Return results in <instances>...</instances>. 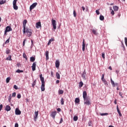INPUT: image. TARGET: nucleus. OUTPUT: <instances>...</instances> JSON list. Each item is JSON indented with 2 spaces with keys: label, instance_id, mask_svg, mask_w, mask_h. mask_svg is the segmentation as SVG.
Segmentation results:
<instances>
[{
  "label": "nucleus",
  "instance_id": "7c9ffc66",
  "mask_svg": "<svg viewBox=\"0 0 127 127\" xmlns=\"http://www.w3.org/2000/svg\"><path fill=\"white\" fill-rule=\"evenodd\" d=\"M99 18L100 20H104V19H105V17H104V16L101 14L100 15Z\"/></svg>",
  "mask_w": 127,
  "mask_h": 127
},
{
  "label": "nucleus",
  "instance_id": "2eb2a0df",
  "mask_svg": "<svg viewBox=\"0 0 127 127\" xmlns=\"http://www.w3.org/2000/svg\"><path fill=\"white\" fill-rule=\"evenodd\" d=\"M38 117V111L35 112V117H34V121L36 122V119H37Z\"/></svg>",
  "mask_w": 127,
  "mask_h": 127
},
{
  "label": "nucleus",
  "instance_id": "3c124183",
  "mask_svg": "<svg viewBox=\"0 0 127 127\" xmlns=\"http://www.w3.org/2000/svg\"><path fill=\"white\" fill-rule=\"evenodd\" d=\"M17 98L18 99H20V98H21V95H20V94H19L17 95Z\"/></svg>",
  "mask_w": 127,
  "mask_h": 127
},
{
  "label": "nucleus",
  "instance_id": "c9c22d12",
  "mask_svg": "<svg viewBox=\"0 0 127 127\" xmlns=\"http://www.w3.org/2000/svg\"><path fill=\"white\" fill-rule=\"evenodd\" d=\"M56 76L57 79H60V74H59L58 72L56 73Z\"/></svg>",
  "mask_w": 127,
  "mask_h": 127
},
{
  "label": "nucleus",
  "instance_id": "473e14b6",
  "mask_svg": "<svg viewBox=\"0 0 127 127\" xmlns=\"http://www.w3.org/2000/svg\"><path fill=\"white\" fill-rule=\"evenodd\" d=\"M8 102L9 103H11V94H10L9 96H8Z\"/></svg>",
  "mask_w": 127,
  "mask_h": 127
},
{
  "label": "nucleus",
  "instance_id": "e2e57ef3",
  "mask_svg": "<svg viewBox=\"0 0 127 127\" xmlns=\"http://www.w3.org/2000/svg\"><path fill=\"white\" fill-rule=\"evenodd\" d=\"M119 95H120V96H121L122 97V98H123V93L120 92L119 93Z\"/></svg>",
  "mask_w": 127,
  "mask_h": 127
},
{
  "label": "nucleus",
  "instance_id": "8fccbe9b",
  "mask_svg": "<svg viewBox=\"0 0 127 127\" xmlns=\"http://www.w3.org/2000/svg\"><path fill=\"white\" fill-rule=\"evenodd\" d=\"M13 88H14V89H15V90H17V89H18V88H17V86H16V85H14Z\"/></svg>",
  "mask_w": 127,
  "mask_h": 127
},
{
  "label": "nucleus",
  "instance_id": "b1692460",
  "mask_svg": "<svg viewBox=\"0 0 127 127\" xmlns=\"http://www.w3.org/2000/svg\"><path fill=\"white\" fill-rule=\"evenodd\" d=\"M30 61L31 62H34V61H35V58L34 57H31L30 59Z\"/></svg>",
  "mask_w": 127,
  "mask_h": 127
},
{
  "label": "nucleus",
  "instance_id": "13d9d810",
  "mask_svg": "<svg viewBox=\"0 0 127 127\" xmlns=\"http://www.w3.org/2000/svg\"><path fill=\"white\" fill-rule=\"evenodd\" d=\"M2 109V104L0 105V112L1 111V109Z\"/></svg>",
  "mask_w": 127,
  "mask_h": 127
},
{
  "label": "nucleus",
  "instance_id": "bb28decb",
  "mask_svg": "<svg viewBox=\"0 0 127 127\" xmlns=\"http://www.w3.org/2000/svg\"><path fill=\"white\" fill-rule=\"evenodd\" d=\"M75 103L77 104L80 103V99H79L78 98H76L75 99Z\"/></svg>",
  "mask_w": 127,
  "mask_h": 127
},
{
  "label": "nucleus",
  "instance_id": "9b49d317",
  "mask_svg": "<svg viewBox=\"0 0 127 127\" xmlns=\"http://www.w3.org/2000/svg\"><path fill=\"white\" fill-rule=\"evenodd\" d=\"M32 71H35L36 70V62L33 63L32 66Z\"/></svg>",
  "mask_w": 127,
  "mask_h": 127
},
{
  "label": "nucleus",
  "instance_id": "bf43d9fd",
  "mask_svg": "<svg viewBox=\"0 0 127 127\" xmlns=\"http://www.w3.org/2000/svg\"><path fill=\"white\" fill-rule=\"evenodd\" d=\"M15 127H18V123H15Z\"/></svg>",
  "mask_w": 127,
  "mask_h": 127
},
{
  "label": "nucleus",
  "instance_id": "4d7b16f0",
  "mask_svg": "<svg viewBox=\"0 0 127 127\" xmlns=\"http://www.w3.org/2000/svg\"><path fill=\"white\" fill-rule=\"evenodd\" d=\"M63 123V118H61V121H60V124H62Z\"/></svg>",
  "mask_w": 127,
  "mask_h": 127
},
{
  "label": "nucleus",
  "instance_id": "f8f14e48",
  "mask_svg": "<svg viewBox=\"0 0 127 127\" xmlns=\"http://www.w3.org/2000/svg\"><path fill=\"white\" fill-rule=\"evenodd\" d=\"M83 100L88 98L87 97V92L86 91H84L83 92Z\"/></svg>",
  "mask_w": 127,
  "mask_h": 127
},
{
  "label": "nucleus",
  "instance_id": "72a5a7b5",
  "mask_svg": "<svg viewBox=\"0 0 127 127\" xmlns=\"http://www.w3.org/2000/svg\"><path fill=\"white\" fill-rule=\"evenodd\" d=\"M35 85H36V80H35L32 84L33 88H34V86H35Z\"/></svg>",
  "mask_w": 127,
  "mask_h": 127
},
{
  "label": "nucleus",
  "instance_id": "5fc2aeb1",
  "mask_svg": "<svg viewBox=\"0 0 127 127\" xmlns=\"http://www.w3.org/2000/svg\"><path fill=\"white\" fill-rule=\"evenodd\" d=\"M111 14L113 15H115V11H113V10H112V11H111Z\"/></svg>",
  "mask_w": 127,
  "mask_h": 127
},
{
  "label": "nucleus",
  "instance_id": "338daca9",
  "mask_svg": "<svg viewBox=\"0 0 127 127\" xmlns=\"http://www.w3.org/2000/svg\"><path fill=\"white\" fill-rule=\"evenodd\" d=\"M109 69H110V70H113V68H112V66H110L109 67Z\"/></svg>",
  "mask_w": 127,
  "mask_h": 127
},
{
  "label": "nucleus",
  "instance_id": "49530a36",
  "mask_svg": "<svg viewBox=\"0 0 127 127\" xmlns=\"http://www.w3.org/2000/svg\"><path fill=\"white\" fill-rule=\"evenodd\" d=\"M7 43H9V38L5 42V44H7Z\"/></svg>",
  "mask_w": 127,
  "mask_h": 127
},
{
  "label": "nucleus",
  "instance_id": "aec40b11",
  "mask_svg": "<svg viewBox=\"0 0 127 127\" xmlns=\"http://www.w3.org/2000/svg\"><path fill=\"white\" fill-rule=\"evenodd\" d=\"M113 9L115 11H118V10H119V6H113Z\"/></svg>",
  "mask_w": 127,
  "mask_h": 127
},
{
  "label": "nucleus",
  "instance_id": "37998d69",
  "mask_svg": "<svg viewBox=\"0 0 127 127\" xmlns=\"http://www.w3.org/2000/svg\"><path fill=\"white\" fill-rule=\"evenodd\" d=\"M109 114L108 113H100V116H108Z\"/></svg>",
  "mask_w": 127,
  "mask_h": 127
},
{
  "label": "nucleus",
  "instance_id": "6e6552de",
  "mask_svg": "<svg viewBox=\"0 0 127 127\" xmlns=\"http://www.w3.org/2000/svg\"><path fill=\"white\" fill-rule=\"evenodd\" d=\"M26 23H27V20H24L23 22V27L24 29V32H25V28H26Z\"/></svg>",
  "mask_w": 127,
  "mask_h": 127
},
{
  "label": "nucleus",
  "instance_id": "e433bc0d",
  "mask_svg": "<svg viewBox=\"0 0 127 127\" xmlns=\"http://www.w3.org/2000/svg\"><path fill=\"white\" fill-rule=\"evenodd\" d=\"M9 81H10V77H7L6 79V83H9Z\"/></svg>",
  "mask_w": 127,
  "mask_h": 127
},
{
  "label": "nucleus",
  "instance_id": "6e6d98bb",
  "mask_svg": "<svg viewBox=\"0 0 127 127\" xmlns=\"http://www.w3.org/2000/svg\"><path fill=\"white\" fill-rule=\"evenodd\" d=\"M16 96V93L15 92H14L12 93V97H15Z\"/></svg>",
  "mask_w": 127,
  "mask_h": 127
},
{
  "label": "nucleus",
  "instance_id": "f3484780",
  "mask_svg": "<svg viewBox=\"0 0 127 127\" xmlns=\"http://www.w3.org/2000/svg\"><path fill=\"white\" fill-rule=\"evenodd\" d=\"M36 27L37 28H39V27H41V22H38L36 23Z\"/></svg>",
  "mask_w": 127,
  "mask_h": 127
},
{
  "label": "nucleus",
  "instance_id": "774afa93",
  "mask_svg": "<svg viewBox=\"0 0 127 127\" xmlns=\"http://www.w3.org/2000/svg\"><path fill=\"white\" fill-rule=\"evenodd\" d=\"M52 77H53V71H51V72Z\"/></svg>",
  "mask_w": 127,
  "mask_h": 127
},
{
  "label": "nucleus",
  "instance_id": "58836bf2",
  "mask_svg": "<svg viewBox=\"0 0 127 127\" xmlns=\"http://www.w3.org/2000/svg\"><path fill=\"white\" fill-rule=\"evenodd\" d=\"M73 16L74 17H76L77 16V13H76V10H73Z\"/></svg>",
  "mask_w": 127,
  "mask_h": 127
},
{
  "label": "nucleus",
  "instance_id": "4be33fe9",
  "mask_svg": "<svg viewBox=\"0 0 127 127\" xmlns=\"http://www.w3.org/2000/svg\"><path fill=\"white\" fill-rule=\"evenodd\" d=\"M55 40L54 39V38L50 39V40L48 43V45H50V44H51V42H52V41H54Z\"/></svg>",
  "mask_w": 127,
  "mask_h": 127
},
{
  "label": "nucleus",
  "instance_id": "864d4df0",
  "mask_svg": "<svg viewBox=\"0 0 127 127\" xmlns=\"http://www.w3.org/2000/svg\"><path fill=\"white\" fill-rule=\"evenodd\" d=\"M25 41H26V39H24V40L23 42V46H24L25 45Z\"/></svg>",
  "mask_w": 127,
  "mask_h": 127
},
{
  "label": "nucleus",
  "instance_id": "de8ad7c7",
  "mask_svg": "<svg viewBox=\"0 0 127 127\" xmlns=\"http://www.w3.org/2000/svg\"><path fill=\"white\" fill-rule=\"evenodd\" d=\"M101 80H105V74H102Z\"/></svg>",
  "mask_w": 127,
  "mask_h": 127
},
{
  "label": "nucleus",
  "instance_id": "09e8293b",
  "mask_svg": "<svg viewBox=\"0 0 127 127\" xmlns=\"http://www.w3.org/2000/svg\"><path fill=\"white\" fill-rule=\"evenodd\" d=\"M96 12L97 15H99V14H100V11H99V10H96Z\"/></svg>",
  "mask_w": 127,
  "mask_h": 127
},
{
  "label": "nucleus",
  "instance_id": "680f3d73",
  "mask_svg": "<svg viewBox=\"0 0 127 127\" xmlns=\"http://www.w3.org/2000/svg\"><path fill=\"white\" fill-rule=\"evenodd\" d=\"M59 83H60V81L59 80H57L56 81V83H57V84H59Z\"/></svg>",
  "mask_w": 127,
  "mask_h": 127
},
{
  "label": "nucleus",
  "instance_id": "7ed1b4c3",
  "mask_svg": "<svg viewBox=\"0 0 127 127\" xmlns=\"http://www.w3.org/2000/svg\"><path fill=\"white\" fill-rule=\"evenodd\" d=\"M52 24L53 27L54 29L55 30L57 28V24H56V20L52 19Z\"/></svg>",
  "mask_w": 127,
  "mask_h": 127
},
{
  "label": "nucleus",
  "instance_id": "c756f323",
  "mask_svg": "<svg viewBox=\"0 0 127 127\" xmlns=\"http://www.w3.org/2000/svg\"><path fill=\"white\" fill-rule=\"evenodd\" d=\"M13 7L15 10H17L18 9V6L16 5H13Z\"/></svg>",
  "mask_w": 127,
  "mask_h": 127
},
{
  "label": "nucleus",
  "instance_id": "69168bd1",
  "mask_svg": "<svg viewBox=\"0 0 127 127\" xmlns=\"http://www.w3.org/2000/svg\"><path fill=\"white\" fill-rule=\"evenodd\" d=\"M114 104L115 105H117V99H115V100L114 101Z\"/></svg>",
  "mask_w": 127,
  "mask_h": 127
},
{
  "label": "nucleus",
  "instance_id": "603ef678",
  "mask_svg": "<svg viewBox=\"0 0 127 127\" xmlns=\"http://www.w3.org/2000/svg\"><path fill=\"white\" fill-rule=\"evenodd\" d=\"M102 58H103V59H105V53H102Z\"/></svg>",
  "mask_w": 127,
  "mask_h": 127
},
{
  "label": "nucleus",
  "instance_id": "f03ea898",
  "mask_svg": "<svg viewBox=\"0 0 127 127\" xmlns=\"http://www.w3.org/2000/svg\"><path fill=\"white\" fill-rule=\"evenodd\" d=\"M23 32L24 34L27 33V36H28V37H30V36L32 35V30L30 29L29 28H25V32L24 29H23Z\"/></svg>",
  "mask_w": 127,
  "mask_h": 127
},
{
  "label": "nucleus",
  "instance_id": "c85d7f7f",
  "mask_svg": "<svg viewBox=\"0 0 127 127\" xmlns=\"http://www.w3.org/2000/svg\"><path fill=\"white\" fill-rule=\"evenodd\" d=\"M5 60L8 61H11L12 60V59H11V56H9V57H8Z\"/></svg>",
  "mask_w": 127,
  "mask_h": 127
},
{
  "label": "nucleus",
  "instance_id": "c03bdc74",
  "mask_svg": "<svg viewBox=\"0 0 127 127\" xmlns=\"http://www.w3.org/2000/svg\"><path fill=\"white\" fill-rule=\"evenodd\" d=\"M122 47L123 48V50H126V47H125V45H124V43L122 42Z\"/></svg>",
  "mask_w": 127,
  "mask_h": 127
},
{
  "label": "nucleus",
  "instance_id": "412c9836",
  "mask_svg": "<svg viewBox=\"0 0 127 127\" xmlns=\"http://www.w3.org/2000/svg\"><path fill=\"white\" fill-rule=\"evenodd\" d=\"M83 85H84V83H83L82 81H80L79 83V89H81V88L83 87Z\"/></svg>",
  "mask_w": 127,
  "mask_h": 127
},
{
  "label": "nucleus",
  "instance_id": "052dcab7",
  "mask_svg": "<svg viewBox=\"0 0 127 127\" xmlns=\"http://www.w3.org/2000/svg\"><path fill=\"white\" fill-rule=\"evenodd\" d=\"M81 8H82V10H83V11H85V7H84V6H82V7H81Z\"/></svg>",
  "mask_w": 127,
  "mask_h": 127
},
{
  "label": "nucleus",
  "instance_id": "cd10ccee",
  "mask_svg": "<svg viewBox=\"0 0 127 127\" xmlns=\"http://www.w3.org/2000/svg\"><path fill=\"white\" fill-rule=\"evenodd\" d=\"M6 2V0H2L0 1V4H4Z\"/></svg>",
  "mask_w": 127,
  "mask_h": 127
},
{
  "label": "nucleus",
  "instance_id": "4c0bfd02",
  "mask_svg": "<svg viewBox=\"0 0 127 127\" xmlns=\"http://www.w3.org/2000/svg\"><path fill=\"white\" fill-rule=\"evenodd\" d=\"M92 125L93 124H92V121H89L88 122V126L92 127Z\"/></svg>",
  "mask_w": 127,
  "mask_h": 127
},
{
  "label": "nucleus",
  "instance_id": "a18cd8bd",
  "mask_svg": "<svg viewBox=\"0 0 127 127\" xmlns=\"http://www.w3.org/2000/svg\"><path fill=\"white\" fill-rule=\"evenodd\" d=\"M10 50L7 49V50H6V54H8L10 53Z\"/></svg>",
  "mask_w": 127,
  "mask_h": 127
},
{
  "label": "nucleus",
  "instance_id": "0eeeda50",
  "mask_svg": "<svg viewBox=\"0 0 127 127\" xmlns=\"http://www.w3.org/2000/svg\"><path fill=\"white\" fill-rule=\"evenodd\" d=\"M37 5V2L33 3L30 6V10L31 11L34 7H35Z\"/></svg>",
  "mask_w": 127,
  "mask_h": 127
},
{
  "label": "nucleus",
  "instance_id": "4468645a",
  "mask_svg": "<svg viewBox=\"0 0 127 127\" xmlns=\"http://www.w3.org/2000/svg\"><path fill=\"white\" fill-rule=\"evenodd\" d=\"M85 39H83V42H82V51H85Z\"/></svg>",
  "mask_w": 127,
  "mask_h": 127
},
{
  "label": "nucleus",
  "instance_id": "a878e982",
  "mask_svg": "<svg viewBox=\"0 0 127 127\" xmlns=\"http://www.w3.org/2000/svg\"><path fill=\"white\" fill-rule=\"evenodd\" d=\"M59 93V95H63V94L64 93V91H63V90H59L58 91Z\"/></svg>",
  "mask_w": 127,
  "mask_h": 127
},
{
  "label": "nucleus",
  "instance_id": "2f4dec72",
  "mask_svg": "<svg viewBox=\"0 0 127 127\" xmlns=\"http://www.w3.org/2000/svg\"><path fill=\"white\" fill-rule=\"evenodd\" d=\"M61 104L62 105H64V98H63V97L61 99Z\"/></svg>",
  "mask_w": 127,
  "mask_h": 127
},
{
  "label": "nucleus",
  "instance_id": "6ab92c4d",
  "mask_svg": "<svg viewBox=\"0 0 127 127\" xmlns=\"http://www.w3.org/2000/svg\"><path fill=\"white\" fill-rule=\"evenodd\" d=\"M5 110L6 111H7V112H8V111H10V110H11V108H10V106L7 105L5 107Z\"/></svg>",
  "mask_w": 127,
  "mask_h": 127
},
{
  "label": "nucleus",
  "instance_id": "1a4fd4ad",
  "mask_svg": "<svg viewBox=\"0 0 127 127\" xmlns=\"http://www.w3.org/2000/svg\"><path fill=\"white\" fill-rule=\"evenodd\" d=\"M56 115H57L56 111L52 112L51 114V117H52L54 120H55V116H56Z\"/></svg>",
  "mask_w": 127,
  "mask_h": 127
},
{
  "label": "nucleus",
  "instance_id": "f257e3e1",
  "mask_svg": "<svg viewBox=\"0 0 127 127\" xmlns=\"http://www.w3.org/2000/svg\"><path fill=\"white\" fill-rule=\"evenodd\" d=\"M40 78L42 82V85L41 86V91L44 92L45 91V82L44 81V77L42 76V74L40 75Z\"/></svg>",
  "mask_w": 127,
  "mask_h": 127
},
{
  "label": "nucleus",
  "instance_id": "393cba45",
  "mask_svg": "<svg viewBox=\"0 0 127 127\" xmlns=\"http://www.w3.org/2000/svg\"><path fill=\"white\" fill-rule=\"evenodd\" d=\"M102 82L104 83V85H106V86H108L109 84H108L107 80L105 79H102Z\"/></svg>",
  "mask_w": 127,
  "mask_h": 127
},
{
  "label": "nucleus",
  "instance_id": "5701e85b",
  "mask_svg": "<svg viewBox=\"0 0 127 127\" xmlns=\"http://www.w3.org/2000/svg\"><path fill=\"white\" fill-rule=\"evenodd\" d=\"M82 78H83V79L84 80H86V72H85V71L82 73Z\"/></svg>",
  "mask_w": 127,
  "mask_h": 127
},
{
  "label": "nucleus",
  "instance_id": "f704fd0d",
  "mask_svg": "<svg viewBox=\"0 0 127 127\" xmlns=\"http://www.w3.org/2000/svg\"><path fill=\"white\" fill-rule=\"evenodd\" d=\"M73 121H74V122H77V121H78V116H74L73 117Z\"/></svg>",
  "mask_w": 127,
  "mask_h": 127
},
{
  "label": "nucleus",
  "instance_id": "9d476101",
  "mask_svg": "<svg viewBox=\"0 0 127 127\" xmlns=\"http://www.w3.org/2000/svg\"><path fill=\"white\" fill-rule=\"evenodd\" d=\"M15 113V115H19L21 114V111H20V110H19V109L18 108H16Z\"/></svg>",
  "mask_w": 127,
  "mask_h": 127
},
{
  "label": "nucleus",
  "instance_id": "dca6fc26",
  "mask_svg": "<svg viewBox=\"0 0 127 127\" xmlns=\"http://www.w3.org/2000/svg\"><path fill=\"white\" fill-rule=\"evenodd\" d=\"M46 60H48L49 59V52L48 51L46 52Z\"/></svg>",
  "mask_w": 127,
  "mask_h": 127
},
{
  "label": "nucleus",
  "instance_id": "a211bd4d",
  "mask_svg": "<svg viewBox=\"0 0 127 127\" xmlns=\"http://www.w3.org/2000/svg\"><path fill=\"white\" fill-rule=\"evenodd\" d=\"M92 31L94 35H97V34H98V29H92Z\"/></svg>",
  "mask_w": 127,
  "mask_h": 127
},
{
  "label": "nucleus",
  "instance_id": "39448f33",
  "mask_svg": "<svg viewBox=\"0 0 127 127\" xmlns=\"http://www.w3.org/2000/svg\"><path fill=\"white\" fill-rule=\"evenodd\" d=\"M84 103L85 105H91V102H90V98H85L84 99Z\"/></svg>",
  "mask_w": 127,
  "mask_h": 127
},
{
  "label": "nucleus",
  "instance_id": "ddd939ff",
  "mask_svg": "<svg viewBox=\"0 0 127 127\" xmlns=\"http://www.w3.org/2000/svg\"><path fill=\"white\" fill-rule=\"evenodd\" d=\"M55 64L56 68H59V66H60V62H59V61H56Z\"/></svg>",
  "mask_w": 127,
  "mask_h": 127
},
{
  "label": "nucleus",
  "instance_id": "0e129e2a",
  "mask_svg": "<svg viewBox=\"0 0 127 127\" xmlns=\"http://www.w3.org/2000/svg\"><path fill=\"white\" fill-rule=\"evenodd\" d=\"M57 111H58V112H61V108H58Z\"/></svg>",
  "mask_w": 127,
  "mask_h": 127
},
{
  "label": "nucleus",
  "instance_id": "423d86ee",
  "mask_svg": "<svg viewBox=\"0 0 127 127\" xmlns=\"http://www.w3.org/2000/svg\"><path fill=\"white\" fill-rule=\"evenodd\" d=\"M111 82L113 87H119V83H115V82L113 80L112 78H111Z\"/></svg>",
  "mask_w": 127,
  "mask_h": 127
},
{
  "label": "nucleus",
  "instance_id": "79ce46f5",
  "mask_svg": "<svg viewBox=\"0 0 127 127\" xmlns=\"http://www.w3.org/2000/svg\"><path fill=\"white\" fill-rule=\"evenodd\" d=\"M23 57L27 60V56H26V54H25V53L23 54Z\"/></svg>",
  "mask_w": 127,
  "mask_h": 127
},
{
  "label": "nucleus",
  "instance_id": "ea45409f",
  "mask_svg": "<svg viewBox=\"0 0 127 127\" xmlns=\"http://www.w3.org/2000/svg\"><path fill=\"white\" fill-rule=\"evenodd\" d=\"M16 72L17 73H23V70H20V69H17Z\"/></svg>",
  "mask_w": 127,
  "mask_h": 127
},
{
  "label": "nucleus",
  "instance_id": "a19ab883",
  "mask_svg": "<svg viewBox=\"0 0 127 127\" xmlns=\"http://www.w3.org/2000/svg\"><path fill=\"white\" fill-rule=\"evenodd\" d=\"M16 2H17V0H13V5H16Z\"/></svg>",
  "mask_w": 127,
  "mask_h": 127
},
{
  "label": "nucleus",
  "instance_id": "20e7f679",
  "mask_svg": "<svg viewBox=\"0 0 127 127\" xmlns=\"http://www.w3.org/2000/svg\"><path fill=\"white\" fill-rule=\"evenodd\" d=\"M9 31H12V29L10 26H8L6 27L5 30L4 31V34H6L7 32H9Z\"/></svg>",
  "mask_w": 127,
  "mask_h": 127
}]
</instances>
